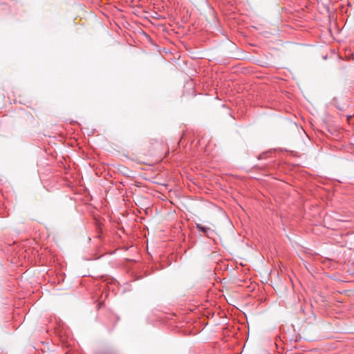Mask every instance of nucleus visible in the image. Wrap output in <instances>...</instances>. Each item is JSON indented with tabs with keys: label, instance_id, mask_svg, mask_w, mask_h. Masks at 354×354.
Segmentation results:
<instances>
[{
	"label": "nucleus",
	"instance_id": "1",
	"mask_svg": "<svg viewBox=\"0 0 354 354\" xmlns=\"http://www.w3.org/2000/svg\"><path fill=\"white\" fill-rule=\"evenodd\" d=\"M196 228L198 229V230L203 232L207 236H208V232L211 231V229L209 227L203 226L201 224H196Z\"/></svg>",
	"mask_w": 354,
	"mask_h": 354
}]
</instances>
